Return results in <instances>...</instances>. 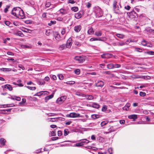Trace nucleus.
I'll list each match as a JSON object with an SVG mask.
<instances>
[{
  "label": "nucleus",
  "instance_id": "32",
  "mask_svg": "<svg viewBox=\"0 0 154 154\" xmlns=\"http://www.w3.org/2000/svg\"><path fill=\"white\" fill-rule=\"evenodd\" d=\"M71 10L72 11H73L74 12H76L78 11V8L77 7H74L72 8Z\"/></svg>",
  "mask_w": 154,
  "mask_h": 154
},
{
  "label": "nucleus",
  "instance_id": "59",
  "mask_svg": "<svg viewBox=\"0 0 154 154\" xmlns=\"http://www.w3.org/2000/svg\"><path fill=\"white\" fill-rule=\"evenodd\" d=\"M58 77L60 79L62 80L63 79V76L62 75L60 74L58 75Z\"/></svg>",
  "mask_w": 154,
  "mask_h": 154
},
{
  "label": "nucleus",
  "instance_id": "24",
  "mask_svg": "<svg viewBox=\"0 0 154 154\" xmlns=\"http://www.w3.org/2000/svg\"><path fill=\"white\" fill-rule=\"evenodd\" d=\"M56 102L57 103L59 104H61L63 103V102H62V99L60 97L57 99Z\"/></svg>",
  "mask_w": 154,
  "mask_h": 154
},
{
  "label": "nucleus",
  "instance_id": "35",
  "mask_svg": "<svg viewBox=\"0 0 154 154\" xmlns=\"http://www.w3.org/2000/svg\"><path fill=\"white\" fill-rule=\"evenodd\" d=\"M107 109V106L106 105H104L102 109V111L103 112L105 111Z\"/></svg>",
  "mask_w": 154,
  "mask_h": 154
},
{
  "label": "nucleus",
  "instance_id": "45",
  "mask_svg": "<svg viewBox=\"0 0 154 154\" xmlns=\"http://www.w3.org/2000/svg\"><path fill=\"white\" fill-rule=\"evenodd\" d=\"M92 106L93 107L96 108H98L99 107V105L95 103L93 104Z\"/></svg>",
  "mask_w": 154,
  "mask_h": 154
},
{
  "label": "nucleus",
  "instance_id": "3",
  "mask_svg": "<svg viewBox=\"0 0 154 154\" xmlns=\"http://www.w3.org/2000/svg\"><path fill=\"white\" fill-rule=\"evenodd\" d=\"M104 85V82L102 80H98L95 82V86L96 87H102Z\"/></svg>",
  "mask_w": 154,
  "mask_h": 154
},
{
  "label": "nucleus",
  "instance_id": "46",
  "mask_svg": "<svg viewBox=\"0 0 154 154\" xmlns=\"http://www.w3.org/2000/svg\"><path fill=\"white\" fill-rule=\"evenodd\" d=\"M50 134L51 136H55L56 135V133L55 131H53L51 132V133Z\"/></svg>",
  "mask_w": 154,
  "mask_h": 154
},
{
  "label": "nucleus",
  "instance_id": "9",
  "mask_svg": "<svg viewBox=\"0 0 154 154\" xmlns=\"http://www.w3.org/2000/svg\"><path fill=\"white\" fill-rule=\"evenodd\" d=\"M82 14L83 12H79L75 14V17L76 18L79 19L82 17Z\"/></svg>",
  "mask_w": 154,
  "mask_h": 154
},
{
  "label": "nucleus",
  "instance_id": "57",
  "mask_svg": "<svg viewBox=\"0 0 154 154\" xmlns=\"http://www.w3.org/2000/svg\"><path fill=\"white\" fill-rule=\"evenodd\" d=\"M117 6V2L115 1L113 2V8H115Z\"/></svg>",
  "mask_w": 154,
  "mask_h": 154
},
{
  "label": "nucleus",
  "instance_id": "55",
  "mask_svg": "<svg viewBox=\"0 0 154 154\" xmlns=\"http://www.w3.org/2000/svg\"><path fill=\"white\" fill-rule=\"evenodd\" d=\"M113 150L112 148H110L108 149V152L110 154H112L113 153Z\"/></svg>",
  "mask_w": 154,
  "mask_h": 154
},
{
  "label": "nucleus",
  "instance_id": "39",
  "mask_svg": "<svg viewBox=\"0 0 154 154\" xmlns=\"http://www.w3.org/2000/svg\"><path fill=\"white\" fill-rule=\"evenodd\" d=\"M22 31L24 32H29V33H30V32L31 31V30L29 29H25L24 30L23 29V30H22Z\"/></svg>",
  "mask_w": 154,
  "mask_h": 154
},
{
  "label": "nucleus",
  "instance_id": "19",
  "mask_svg": "<svg viewBox=\"0 0 154 154\" xmlns=\"http://www.w3.org/2000/svg\"><path fill=\"white\" fill-rule=\"evenodd\" d=\"M125 44V42H123L122 41L121 42H118L117 43L116 45L118 46H122L123 45H124Z\"/></svg>",
  "mask_w": 154,
  "mask_h": 154
},
{
  "label": "nucleus",
  "instance_id": "22",
  "mask_svg": "<svg viewBox=\"0 0 154 154\" xmlns=\"http://www.w3.org/2000/svg\"><path fill=\"white\" fill-rule=\"evenodd\" d=\"M55 38L58 41H60V35L59 34H57L55 36Z\"/></svg>",
  "mask_w": 154,
  "mask_h": 154
},
{
  "label": "nucleus",
  "instance_id": "63",
  "mask_svg": "<svg viewBox=\"0 0 154 154\" xmlns=\"http://www.w3.org/2000/svg\"><path fill=\"white\" fill-rule=\"evenodd\" d=\"M5 23L7 26H8L10 25V22L9 21H6L5 22Z\"/></svg>",
  "mask_w": 154,
  "mask_h": 154
},
{
  "label": "nucleus",
  "instance_id": "13",
  "mask_svg": "<svg viewBox=\"0 0 154 154\" xmlns=\"http://www.w3.org/2000/svg\"><path fill=\"white\" fill-rule=\"evenodd\" d=\"M5 88L8 89L9 91H11L12 90V86L10 85L7 84L5 85Z\"/></svg>",
  "mask_w": 154,
  "mask_h": 154
},
{
  "label": "nucleus",
  "instance_id": "48",
  "mask_svg": "<svg viewBox=\"0 0 154 154\" xmlns=\"http://www.w3.org/2000/svg\"><path fill=\"white\" fill-rule=\"evenodd\" d=\"M114 68H119L121 67V65L119 64H116L114 65Z\"/></svg>",
  "mask_w": 154,
  "mask_h": 154
},
{
  "label": "nucleus",
  "instance_id": "28",
  "mask_svg": "<svg viewBox=\"0 0 154 154\" xmlns=\"http://www.w3.org/2000/svg\"><path fill=\"white\" fill-rule=\"evenodd\" d=\"M116 35L117 36L120 38L122 39L124 37V35L122 34H116Z\"/></svg>",
  "mask_w": 154,
  "mask_h": 154
},
{
  "label": "nucleus",
  "instance_id": "26",
  "mask_svg": "<svg viewBox=\"0 0 154 154\" xmlns=\"http://www.w3.org/2000/svg\"><path fill=\"white\" fill-rule=\"evenodd\" d=\"M56 23V21L55 20L50 21V22L48 23V25L49 26H51L52 25L55 24Z\"/></svg>",
  "mask_w": 154,
  "mask_h": 154
},
{
  "label": "nucleus",
  "instance_id": "37",
  "mask_svg": "<svg viewBox=\"0 0 154 154\" xmlns=\"http://www.w3.org/2000/svg\"><path fill=\"white\" fill-rule=\"evenodd\" d=\"M51 30L50 29L47 30L45 32V34L47 36H49L50 35L51 33Z\"/></svg>",
  "mask_w": 154,
  "mask_h": 154
},
{
  "label": "nucleus",
  "instance_id": "41",
  "mask_svg": "<svg viewBox=\"0 0 154 154\" xmlns=\"http://www.w3.org/2000/svg\"><path fill=\"white\" fill-rule=\"evenodd\" d=\"M85 38V36L84 34H82L79 36V38L80 40H84V39Z\"/></svg>",
  "mask_w": 154,
  "mask_h": 154
},
{
  "label": "nucleus",
  "instance_id": "20",
  "mask_svg": "<svg viewBox=\"0 0 154 154\" xmlns=\"http://www.w3.org/2000/svg\"><path fill=\"white\" fill-rule=\"evenodd\" d=\"M107 68L109 69H112L114 68V64L112 63L109 64L107 65Z\"/></svg>",
  "mask_w": 154,
  "mask_h": 154
},
{
  "label": "nucleus",
  "instance_id": "30",
  "mask_svg": "<svg viewBox=\"0 0 154 154\" xmlns=\"http://www.w3.org/2000/svg\"><path fill=\"white\" fill-rule=\"evenodd\" d=\"M75 145L76 146H81L83 145V144L82 143L81 141L79 143H77L75 144Z\"/></svg>",
  "mask_w": 154,
  "mask_h": 154
},
{
  "label": "nucleus",
  "instance_id": "14",
  "mask_svg": "<svg viewBox=\"0 0 154 154\" xmlns=\"http://www.w3.org/2000/svg\"><path fill=\"white\" fill-rule=\"evenodd\" d=\"M6 142V140L3 138H1L0 139V143L2 145H5Z\"/></svg>",
  "mask_w": 154,
  "mask_h": 154
},
{
  "label": "nucleus",
  "instance_id": "18",
  "mask_svg": "<svg viewBox=\"0 0 154 154\" xmlns=\"http://www.w3.org/2000/svg\"><path fill=\"white\" fill-rule=\"evenodd\" d=\"M88 34L90 35L94 33V31H93L92 27H91L88 29Z\"/></svg>",
  "mask_w": 154,
  "mask_h": 154
},
{
  "label": "nucleus",
  "instance_id": "38",
  "mask_svg": "<svg viewBox=\"0 0 154 154\" xmlns=\"http://www.w3.org/2000/svg\"><path fill=\"white\" fill-rule=\"evenodd\" d=\"M27 88H28L29 89L32 90H34L36 88L35 87H30L29 86H27Z\"/></svg>",
  "mask_w": 154,
  "mask_h": 154
},
{
  "label": "nucleus",
  "instance_id": "47",
  "mask_svg": "<svg viewBox=\"0 0 154 154\" xmlns=\"http://www.w3.org/2000/svg\"><path fill=\"white\" fill-rule=\"evenodd\" d=\"M146 31L149 32H150V33H152V32H154V29H146Z\"/></svg>",
  "mask_w": 154,
  "mask_h": 154
},
{
  "label": "nucleus",
  "instance_id": "21",
  "mask_svg": "<svg viewBox=\"0 0 154 154\" xmlns=\"http://www.w3.org/2000/svg\"><path fill=\"white\" fill-rule=\"evenodd\" d=\"M54 96L53 94H51V95L45 97V100H48L52 98Z\"/></svg>",
  "mask_w": 154,
  "mask_h": 154
},
{
  "label": "nucleus",
  "instance_id": "6",
  "mask_svg": "<svg viewBox=\"0 0 154 154\" xmlns=\"http://www.w3.org/2000/svg\"><path fill=\"white\" fill-rule=\"evenodd\" d=\"M74 59L75 60L78 61L79 62V63H80L83 62L85 60V59L83 57H75Z\"/></svg>",
  "mask_w": 154,
  "mask_h": 154
},
{
  "label": "nucleus",
  "instance_id": "7",
  "mask_svg": "<svg viewBox=\"0 0 154 154\" xmlns=\"http://www.w3.org/2000/svg\"><path fill=\"white\" fill-rule=\"evenodd\" d=\"M69 116L71 118L78 117L80 116V114L75 112H72L69 114Z\"/></svg>",
  "mask_w": 154,
  "mask_h": 154
},
{
  "label": "nucleus",
  "instance_id": "10",
  "mask_svg": "<svg viewBox=\"0 0 154 154\" xmlns=\"http://www.w3.org/2000/svg\"><path fill=\"white\" fill-rule=\"evenodd\" d=\"M128 117L130 119H133V121H134L135 119H137V116L136 115H132L128 116Z\"/></svg>",
  "mask_w": 154,
  "mask_h": 154
},
{
  "label": "nucleus",
  "instance_id": "34",
  "mask_svg": "<svg viewBox=\"0 0 154 154\" xmlns=\"http://www.w3.org/2000/svg\"><path fill=\"white\" fill-rule=\"evenodd\" d=\"M148 42L145 40H143L141 42V44L144 46H146Z\"/></svg>",
  "mask_w": 154,
  "mask_h": 154
},
{
  "label": "nucleus",
  "instance_id": "16",
  "mask_svg": "<svg viewBox=\"0 0 154 154\" xmlns=\"http://www.w3.org/2000/svg\"><path fill=\"white\" fill-rule=\"evenodd\" d=\"M95 35L98 37L102 35V32L100 31L96 32L95 33Z\"/></svg>",
  "mask_w": 154,
  "mask_h": 154
},
{
  "label": "nucleus",
  "instance_id": "52",
  "mask_svg": "<svg viewBox=\"0 0 154 154\" xmlns=\"http://www.w3.org/2000/svg\"><path fill=\"white\" fill-rule=\"evenodd\" d=\"M66 32V31L65 28H63L61 32V33L62 35H64Z\"/></svg>",
  "mask_w": 154,
  "mask_h": 154
},
{
  "label": "nucleus",
  "instance_id": "50",
  "mask_svg": "<svg viewBox=\"0 0 154 154\" xmlns=\"http://www.w3.org/2000/svg\"><path fill=\"white\" fill-rule=\"evenodd\" d=\"M97 41V38H91L90 41V42H92L94 41Z\"/></svg>",
  "mask_w": 154,
  "mask_h": 154
},
{
  "label": "nucleus",
  "instance_id": "61",
  "mask_svg": "<svg viewBox=\"0 0 154 154\" xmlns=\"http://www.w3.org/2000/svg\"><path fill=\"white\" fill-rule=\"evenodd\" d=\"M125 9L129 10L130 9L131 7L129 5H127L125 7Z\"/></svg>",
  "mask_w": 154,
  "mask_h": 154
},
{
  "label": "nucleus",
  "instance_id": "1",
  "mask_svg": "<svg viewBox=\"0 0 154 154\" xmlns=\"http://www.w3.org/2000/svg\"><path fill=\"white\" fill-rule=\"evenodd\" d=\"M11 14L14 16L20 19H23L25 17L23 11L18 7L14 8L12 11Z\"/></svg>",
  "mask_w": 154,
  "mask_h": 154
},
{
  "label": "nucleus",
  "instance_id": "15",
  "mask_svg": "<svg viewBox=\"0 0 154 154\" xmlns=\"http://www.w3.org/2000/svg\"><path fill=\"white\" fill-rule=\"evenodd\" d=\"M80 141H81L82 143L83 144V145L84 144H87L90 142L89 140H88L86 139L81 140H80Z\"/></svg>",
  "mask_w": 154,
  "mask_h": 154
},
{
  "label": "nucleus",
  "instance_id": "27",
  "mask_svg": "<svg viewBox=\"0 0 154 154\" xmlns=\"http://www.w3.org/2000/svg\"><path fill=\"white\" fill-rule=\"evenodd\" d=\"M66 47V45L65 44H63L60 46L59 48L60 50H62L65 49Z\"/></svg>",
  "mask_w": 154,
  "mask_h": 154
},
{
  "label": "nucleus",
  "instance_id": "56",
  "mask_svg": "<svg viewBox=\"0 0 154 154\" xmlns=\"http://www.w3.org/2000/svg\"><path fill=\"white\" fill-rule=\"evenodd\" d=\"M147 47H152V45L151 44V43H150L148 42H147V44L146 46Z\"/></svg>",
  "mask_w": 154,
  "mask_h": 154
},
{
  "label": "nucleus",
  "instance_id": "51",
  "mask_svg": "<svg viewBox=\"0 0 154 154\" xmlns=\"http://www.w3.org/2000/svg\"><path fill=\"white\" fill-rule=\"evenodd\" d=\"M115 131L113 129L112 127L110 128L108 130V131L109 133L114 131Z\"/></svg>",
  "mask_w": 154,
  "mask_h": 154
},
{
  "label": "nucleus",
  "instance_id": "12",
  "mask_svg": "<svg viewBox=\"0 0 154 154\" xmlns=\"http://www.w3.org/2000/svg\"><path fill=\"white\" fill-rule=\"evenodd\" d=\"M66 45V47L67 48H69L71 46L72 43L70 38L67 41V43Z\"/></svg>",
  "mask_w": 154,
  "mask_h": 154
},
{
  "label": "nucleus",
  "instance_id": "42",
  "mask_svg": "<svg viewBox=\"0 0 154 154\" xmlns=\"http://www.w3.org/2000/svg\"><path fill=\"white\" fill-rule=\"evenodd\" d=\"M140 95L141 97H144L146 95V93L143 92H140Z\"/></svg>",
  "mask_w": 154,
  "mask_h": 154
},
{
  "label": "nucleus",
  "instance_id": "64",
  "mask_svg": "<svg viewBox=\"0 0 154 154\" xmlns=\"http://www.w3.org/2000/svg\"><path fill=\"white\" fill-rule=\"evenodd\" d=\"M22 47L23 48H30V47L29 46L26 45H23Z\"/></svg>",
  "mask_w": 154,
  "mask_h": 154
},
{
  "label": "nucleus",
  "instance_id": "53",
  "mask_svg": "<svg viewBox=\"0 0 154 154\" xmlns=\"http://www.w3.org/2000/svg\"><path fill=\"white\" fill-rule=\"evenodd\" d=\"M147 54L149 55H154V52L153 51H148L147 52Z\"/></svg>",
  "mask_w": 154,
  "mask_h": 154
},
{
  "label": "nucleus",
  "instance_id": "33",
  "mask_svg": "<svg viewBox=\"0 0 154 154\" xmlns=\"http://www.w3.org/2000/svg\"><path fill=\"white\" fill-rule=\"evenodd\" d=\"M17 35L21 37L24 36V35L21 31H19L17 32Z\"/></svg>",
  "mask_w": 154,
  "mask_h": 154
},
{
  "label": "nucleus",
  "instance_id": "2",
  "mask_svg": "<svg viewBox=\"0 0 154 154\" xmlns=\"http://www.w3.org/2000/svg\"><path fill=\"white\" fill-rule=\"evenodd\" d=\"M96 16L97 17H102L103 15V12L101 9L98 8L95 11Z\"/></svg>",
  "mask_w": 154,
  "mask_h": 154
},
{
  "label": "nucleus",
  "instance_id": "8",
  "mask_svg": "<svg viewBox=\"0 0 154 154\" xmlns=\"http://www.w3.org/2000/svg\"><path fill=\"white\" fill-rule=\"evenodd\" d=\"M120 9V8L118 6L114 8V10L116 14H122V12L121 11Z\"/></svg>",
  "mask_w": 154,
  "mask_h": 154
},
{
  "label": "nucleus",
  "instance_id": "23",
  "mask_svg": "<svg viewBox=\"0 0 154 154\" xmlns=\"http://www.w3.org/2000/svg\"><path fill=\"white\" fill-rule=\"evenodd\" d=\"M86 98L89 100H92L93 98V97L91 95H87L85 96Z\"/></svg>",
  "mask_w": 154,
  "mask_h": 154
},
{
  "label": "nucleus",
  "instance_id": "29",
  "mask_svg": "<svg viewBox=\"0 0 154 154\" xmlns=\"http://www.w3.org/2000/svg\"><path fill=\"white\" fill-rule=\"evenodd\" d=\"M106 58L109 59L111 58V56H112V54H110L108 53L105 54Z\"/></svg>",
  "mask_w": 154,
  "mask_h": 154
},
{
  "label": "nucleus",
  "instance_id": "5",
  "mask_svg": "<svg viewBox=\"0 0 154 154\" xmlns=\"http://www.w3.org/2000/svg\"><path fill=\"white\" fill-rule=\"evenodd\" d=\"M49 94V93L48 91H42L39 92H38L37 93H36L35 96H40L41 95H43V94H44L45 95H48Z\"/></svg>",
  "mask_w": 154,
  "mask_h": 154
},
{
  "label": "nucleus",
  "instance_id": "60",
  "mask_svg": "<svg viewBox=\"0 0 154 154\" xmlns=\"http://www.w3.org/2000/svg\"><path fill=\"white\" fill-rule=\"evenodd\" d=\"M57 134L58 136L60 137L61 136L62 133L61 131H59L57 132Z\"/></svg>",
  "mask_w": 154,
  "mask_h": 154
},
{
  "label": "nucleus",
  "instance_id": "4",
  "mask_svg": "<svg viewBox=\"0 0 154 154\" xmlns=\"http://www.w3.org/2000/svg\"><path fill=\"white\" fill-rule=\"evenodd\" d=\"M70 10L68 8L60 9L59 11L62 15H65L69 13Z\"/></svg>",
  "mask_w": 154,
  "mask_h": 154
},
{
  "label": "nucleus",
  "instance_id": "54",
  "mask_svg": "<svg viewBox=\"0 0 154 154\" xmlns=\"http://www.w3.org/2000/svg\"><path fill=\"white\" fill-rule=\"evenodd\" d=\"M46 115L47 116H54L55 115V114L54 113H46Z\"/></svg>",
  "mask_w": 154,
  "mask_h": 154
},
{
  "label": "nucleus",
  "instance_id": "58",
  "mask_svg": "<svg viewBox=\"0 0 154 154\" xmlns=\"http://www.w3.org/2000/svg\"><path fill=\"white\" fill-rule=\"evenodd\" d=\"M51 5V3L50 2H47V3L46 4H45V6L46 7H50V6Z\"/></svg>",
  "mask_w": 154,
  "mask_h": 154
},
{
  "label": "nucleus",
  "instance_id": "49",
  "mask_svg": "<svg viewBox=\"0 0 154 154\" xmlns=\"http://www.w3.org/2000/svg\"><path fill=\"white\" fill-rule=\"evenodd\" d=\"M135 51L138 52H142V49L139 48H135Z\"/></svg>",
  "mask_w": 154,
  "mask_h": 154
},
{
  "label": "nucleus",
  "instance_id": "44",
  "mask_svg": "<svg viewBox=\"0 0 154 154\" xmlns=\"http://www.w3.org/2000/svg\"><path fill=\"white\" fill-rule=\"evenodd\" d=\"M75 73L77 75H79L80 73V70L79 69H76L74 71Z\"/></svg>",
  "mask_w": 154,
  "mask_h": 154
},
{
  "label": "nucleus",
  "instance_id": "25",
  "mask_svg": "<svg viewBox=\"0 0 154 154\" xmlns=\"http://www.w3.org/2000/svg\"><path fill=\"white\" fill-rule=\"evenodd\" d=\"M69 133V131L67 129H65L64 130V135L67 136Z\"/></svg>",
  "mask_w": 154,
  "mask_h": 154
},
{
  "label": "nucleus",
  "instance_id": "31",
  "mask_svg": "<svg viewBox=\"0 0 154 154\" xmlns=\"http://www.w3.org/2000/svg\"><path fill=\"white\" fill-rule=\"evenodd\" d=\"M108 123V122L107 121H103L101 122L100 124V125L102 127L103 126L106 125Z\"/></svg>",
  "mask_w": 154,
  "mask_h": 154
},
{
  "label": "nucleus",
  "instance_id": "11",
  "mask_svg": "<svg viewBox=\"0 0 154 154\" xmlns=\"http://www.w3.org/2000/svg\"><path fill=\"white\" fill-rule=\"evenodd\" d=\"M81 29V26L78 25L74 27V30L76 32H79Z\"/></svg>",
  "mask_w": 154,
  "mask_h": 154
},
{
  "label": "nucleus",
  "instance_id": "43",
  "mask_svg": "<svg viewBox=\"0 0 154 154\" xmlns=\"http://www.w3.org/2000/svg\"><path fill=\"white\" fill-rule=\"evenodd\" d=\"M62 100V102H64L66 99V96H63L60 97Z\"/></svg>",
  "mask_w": 154,
  "mask_h": 154
},
{
  "label": "nucleus",
  "instance_id": "36",
  "mask_svg": "<svg viewBox=\"0 0 154 154\" xmlns=\"http://www.w3.org/2000/svg\"><path fill=\"white\" fill-rule=\"evenodd\" d=\"M66 83L67 84L72 85L75 83V82L74 81H68L66 82Z\"/></svg>",
  "mask_w": 154,
  "mask_h": 154
},
{
  "label": "nucleus",
  "instance_id": "17",
  "mask_svg": "<svg viewBox=\"0 0 154 154\" xmlns=\"http://www.w3.org/2000/svg\"><path fill=\"white\" fill-rule=\"evenodd\" d=\"M100 116L97 114H93L91 116V118L94 119L99 118L100 117Z\"/></svg>",
  "mask_w": 154,
  "mask_h": 154
},
{
  "label": "nucleus",
  "instance_id": "40",
  "mask_svg": "<svg viewBox=\"0 0 154 154\" xmlns=\"http://www.w3.org/2000/svg\"><path fill=\"white\" fill-rule=\"evenodd\" d=\"M10 6L9 5H7L6 6V8L4 10V11L5 13H6L8 11V9L9 8Z\"/></svg>",
  "mask_w": 154,
  "mask_h": 154
},
{
  "label": "nucleus",
  "instance_id": "62",
  "mask_svg": "<svg viewBox=\"0 0 154 154\" xmlns=\"http://www.w3.org/2000/svg\"><path fill=\"white\" fill-rule=\"evenodd\" d=\"M18 66L20 68H21L23 70L25 69V67L22 65L20 64Z\"/></svg>",
  "mask_w": 154,
  "mask_h": 154
}]
</instances>
